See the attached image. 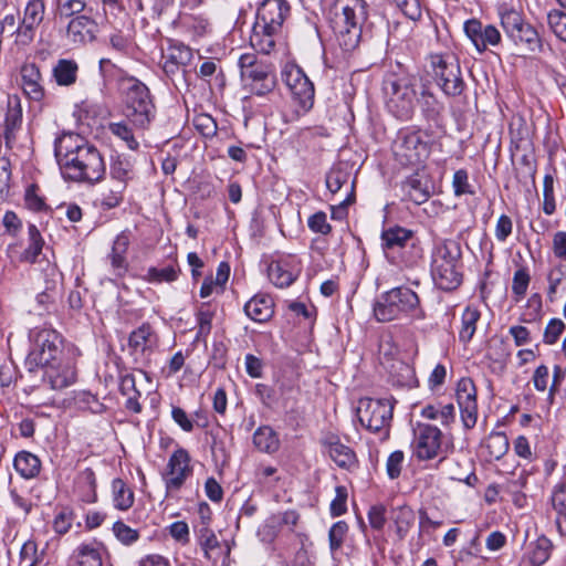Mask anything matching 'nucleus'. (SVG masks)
Returning a JSON list of instances; mask_svg holds the SVG:
<instances>
[{
  "label": "nucleus",
  "mask_w": 566,
  "mask_h": 566,
  "mask_svg": "<svg viewBox=\"0 0 566 566\" xmlns=\"http://www.w3.org/2000/svg\"><path fill=\"white\" fill-rule=\"evenodd\" d=\"M54 156L66 180L95 184L106 172L99 150L74 133H63L54 142Z\"/></svg>",
  "instance_id": "f257e3e1"
},
{
  "label": "nucleus",
  "mask_w": 566,
  "mask_h": 566,
  "mask_svg": "<svg viewBox=\"0 0 566 566\" xmlns=\"http://www.w3.org/2000/svg\"><path fill=\"white\" fill-rule=\"evenodd\" d=\"M373 313L381 323L402 318L423 321L427 316L419 295L405 285L380 293L374 302Z\"/></svg>",
  "instance_id": "f03ea898"
},
{
  "label": "nucleus",
  "mask_w": 566,
  "mask_h": 566,
  "mask_svg": "<svg viewBox=\"0 0 566 566\" xmlns=\"http://www.w3.org/2000/svg\"><path fill=\"white\" fill-rule=\"evenodd\" d=\"M367 14L365 0L337 1L332 28L338 45L344 51L349 52L358 46Z\"/></svg>",
  "instance_id": "7ed1b4c3"
},
{
  "label": "nucleus",
  "mask_w": 566,
  "mask_h": 566,
  "mask_svg": "<svg viewBox=\"0 0 566 566\" xmlns=\"http://www.w3.org/2000/svg\"><path fill=\"white\" fill-rule=\"evenodd\" d=\"M461 254L460 244L453 240H442L433 245L430 269L439 289L452 291L461 284Z\"/></svg>",
  "instance_id": "20e7f679"
},
{
  "label": "nucleus",
  "mask_w": 566,
  "mask_h": 566,
  "mask_svg": "<svg viewBox=\"0 0 566 566\" xmlns=\"http://www.w3.org/2000/svg\"><path fill=\"white\" fill-rule=\"evenodd\" d=\"M122 84L125 90V117L136 130L145 132L156 116L149 90L135 77L124 78Z\"/></svg>",
  "instance_id": "39448f33"
},
{
  "label": "nucleus",
  "mask_w": 566,
  "mask_h": 566,
  "mask_svg": "<svg viewBox=\"0 0 566 566\" xmlns=\"http://www.w3.org/2000/svg\"><path fill=\"white\" fill-rule=\"evenodd\" d=\"M240 78L244 90L256 96L271 93L276 86L273 64L259 59L254 53H243L238 60Z\"/></svg>",
  "instance_id": "423d86ee"
},
{
  "label": "nucleus",
  "mask_w": 566,
  "mask_h": 566,
  "mask_svg": "<svg viewBox=\"0 0 566 566\" xmlns=\"http://www.w3.org/2000/svg\"><path fill=\"white\" fill-rule=\"evenodd\" d=\"M501 27L505 35L517 46L528 52H539L543 49L542 39L523 12L502 4L497 9Z\"/></svg>",
  "instance_id": "0eeeda50"
},
{
  "label": "nucleus",
  "mask_w": 566,
  "mask_h": 566,
  "mask_svg": "<svg viewBox=\"0 0 566 566\" xmlns=\"http://www.w3.org/2000/svg\"><path fill=\"white\" fill-rule=\"evenodd\" d=\"M31 349L27 357L30 370L51 366L61 359L63 337L53 328H35L31 332Z\"/></svg>",
  "instance_id": "6e6552de"
},
{
  "label": "nucleus",
  "mask_w": 566,
  "mask_h": 566,
  "mask_svg": "<svg viewBox=\"0 0 566 566\" xmlns=\"http://www.w3.org/2000/svg\"><path fill=\"white\" fill-rule=\"evenodd\" d=\"M429 135L422 130L399 132L392 153L396 161L405 167H415L423 164L431 153V140Z\"/></svg>",
  "instance_id": "1a4fd4ad"
},
{
  "label": "nucleus",
  "mask_w": 566,
  "mask_h": 566,
  "mask_svg": "<svg viewBox=\"0 0 566 566\" xmlns=\"http://www.w3.org/2000/svg\"><path fill=\"white\" fill-rule=\"evenodd\" d=\"M434 81L448 96H459L465 88L458 56L452 52L433 53L429 57Z\"/></svg>",
  "instance_id": "9d476101"
},
{
  "label": "nucleus",
  "mask_w": 566,
  "mask_h": 566,
  "mask_svg": "<svg viewBox=\"0 0 566 566\" xmlns=\"http://www.w3.org/2000/svg\"><path fill=\"white\" fill-rule=\"evenodd\" d=\"M396 400L394 398H361L356 413L360 424L370 432L388 437Z\"/></svg>",
  "instance_id": "9b49d317"
},
{
  "label": "nucleus",
  "mask_w": 566,
  "mask_h": 566,
  "mask_svg": "<svg viewBox=\"0 0 566 566\" xmlns=\"http://www.w3.org/2000/svg\"><path fill=\"white\" fill-rule=\"evenodd\" d=\"M442 431L429 423H418L413 429L411 449L419 461H428L440 457L444 451Z\"/></svg>",
  "instance_id": "f8f14e48"
},
{
  "label": "nucleus",
  "mask_w": 566,
  "mask_h": 566,
  "mask_svg": "<svg viewBox=\"0 0 566 566\" xmlns=\"http://www.w3.org/2000/svg\"><path fill=\"white\" fill-rule=\"evenodd\" d=\"M385 91L388 95L387 106L389 111L399 119H409L413 113V103L417 95L411 80L401 77L388 82Z\"/></svg>",
  "instance_id": "ddd939ff"
},
{
  "label": "nucleus",
  "mask_w": 566,
  "mask_h": 566,
  "mask_svg": "<svg viewBox=\"0 0 566 566\" xmlns=\"http://www.w3.org/2000/svg\"><path fill=\"white\" fill-rule=\"evenodd\" d=\"M282 76L294 102L298 104L303 112H308L314 105L315 97V88L312 81L297 65L286 66Z\"/></svg>",
  "instance_id": "4468645a"
},
{
  "label": "nucleus",
  "mask_w": 566,
  "mask_h": 566,
  "mask_svg": "<svg viewBox=\"0 0 566 566\" xmlns=\"http://www.w3.org/2000/svg\"><path fill=\"white\" fill-rule=\"evenodd\" d=\"M189 452L184 448H177L169 457L163 480L167 493L179 491L185 482L192 475L193 469L190 464Z\"/></svg>",
  "instance_id": "2eb2a0df"
},
{
  "label": "nucleus",
  "mask_w": 566,
  "mask_h": 566,
  "mask_svg": "<svg viewBox=\"0 0 566 566\" xmlns=\"http://www.w3.org/2000/svg\"><path fill=\"white\" fill-rule=\"evenodd\" d=\"M455 398L464 429L470 430L478 421L476 387L470 377H462L455 388Z\"/></svg>",
  "instance_id": "dca6fc26"
},
{
  "label": "nucleus",
  "mask_w": 566,
  "mask_h": 566,
  "mask_svg": "<svg viewBox=\"0 0 566 566\" xmlns=\"http://www.w3.org/2000/svg\"><path fill=\"white\" fill-rule=\"evenodd\" d=\"M302 272L301 261L295 255H282L268 266L270 281L280 289L292 285Z\"/></svg>",
  "instance_id": "f3484780"
},
{
  "label": "nucleus",
  "mask_w": 566,
  "mask_h": 566,
  "mask_svg": "<svg viewBox=\"0 0 566 566\" xmlns=\"http://www.w3.org/2000/svg\"><path fill=\"white\" fill-rule=\"evenodd\" d=\"M98 32V23L93 17H73L66 25L65 38L70 44L78 48L95 42Z\"/></svg>",
  "instance_id": "a211bd4d"
},
{
  "label": "nucleus",
  "mask_w": 566,
  "mask_h": 566,
  "mask_svg": "<svg viewBox=\"0 0 566 566\" xmlns=\"http://www.w3.org/2000/svg\"><path fill=\"white\" fill-rule=\"evenodd\" d=\"M463 30L480 53L484 52L489 46L499 45L502 40V35L496 27L492 24L483 25L478 19L465 21Z\"/></svg>",
  "instance_id": "6ab92c4d"
},
{
  "label": "nucleus",
  "mask_w": 566,
  "mask_h": 566,
  "mask_svg": "<svg viewBox=\"0 0 566 566\" xmlns=\"http://www.w3.org/2000/svg\"><path fill=\"white\" fill-rule=\"evenodd\" d=\"M289 13L290 6L285 0H263L258 7L255 22L281 31Z\"/></svg>",
  "instance_id": "aec40b11"
},
{
  "label": "nucleus",
  "mask_w": 566,
  "mask_h": 566,
  "mask_svg": "<svg viewBox=\"0 0 566 566\" xmlns=\"http://www.w3.org/2000/svg\"><path fill=\"white\" fill-rule=\"evenodd\" d=\"M191 50L180 42H170L166 50H163V71L169 78L178 75L180 71L191 61Z\"/></svg>",
  "instance_id": "412c9836"
},
{
  "label": "nucleus",
  "mask_w": 566,
  "mask_h": 566,
  "mask_svg": "<svg viewBox=\"0 0 566 566\" xmlns=\"http://www.w3.org/2000/svg\"><path fill=\"white\" fill-rule=\"evenodd\" d=\"M388 521L395 541L401 543L407 538L416 523V512L406 503L396 505L390 509Z\"/></svg>",
  "instance_id": "4be33fe9"
},
{
  "label": "nucleus",
  "mask_w": 566,
  "mask_h": 566,
  "mask_svg": "<svg viewBox=\"0 0 566 566\" xmlns=\"http://www.w3.org/2000/svg\"><path fill=\"white\" fill-rule=\"evenodd\" d=\"M324 447L334 463L344 470L354 471L358 468V459L355 451L343 443L338 437L331 436L325 439Z\"/></svg>",
  "instance_id": "5701e85b"
},
{
  "label": "nucleus",
  "mask_w": 566,
  "mask_h": 566,
  "mask_svg": "<svg viewBox=\"0 0 566 566\" xmlns=\"http://www.w3.org/2000/svg\"><path fill=\"white\" fill-rule=\"evenodd\" d=\"M444 462L446 473L449 479L464 482L473 486L478 482V476L474 474L471 461L465 455H457L449 459L442 458Z\"/></svg>",
  "instance_id": "b1692460"
},
{
  "label": "nucleus",
  "mask_w": 566,
  "mask_h": 566,
  "mask_svg": "<svg viewBox=\"0 0 566 566\" xmlns=\"http://www.w3.org/2000/svg\"><path fill=\"white\" fill-rule=\"evenodd\" d=\"M43 368H45L43 379L54 390L64 389L75 382V368L70 364H62L61 359Z\"/></svg>",
  "instance_id": "393cba45"
},
{
  "label": "nucleus",
  "mask_w": 566,
  "mask_h": 566,
  "mask_svg": "<svg viewBox=\"0 0 566 566\" xmlns=\"http://www.w3.org/2000/svg\"><path fill=\"white\" fill-rule=\"evenodd\" d=\"M45 14V2L44 0H29L23 10V17L20 20L23 25V34L25 38L29 35L33 42L35 32L39 25L42 23Z\"/></svg>",
  "instance_id": "a878e982"
},
{
  "label": "nucleus",
  "mask_w": 566,
  "mask_h": 566,
  "mask_svg": "<svg viewBox=\"0 0 566 566\" xmlns=\"http://www.w3.org/2000/svg\"><path fill=\"white\" fill-rule=\"evenodd\" d=\"M401 190L408 200L418 206L428 201L431 196L427 180L418 171L401 182Z\"/></svg>",
  "instance_id": "bb28decb"
},
{
  "label": "nucleus",
  "mask_w": 566,
  "mask_h": 566,
  "mask_svg": "<svg viewBox=\"0 0 566 566\" xmlns=\"http://www.w3.org/2000/svg\"><path fill=\"white\" fill-rule=\"evenodd\" d=\"M21 78L25 95L35 102H40L44 97V88L41 85L42 75L38 65L34 63L23 65Z\"/></svg>",
  "instance_id": "cd10ccee"
},
{
  "label": "nucleus",
  "mask_w": 566,
  "mask_h": 566,
  "mask_svg": "<svg viewBox=\"0 0 566 566\" xmlns=\"http://www.w3.org/2000/svg\"><path fill=\"white\" fill-rule=\"evenodd\" d=\"M244 312L252 321L265 323L274 314V302L269 295L258 294L245 303Z\"/></svg>",
  "instance_id": "c85d7f7f"
},
{
  "label": "nucleus",
  "mask_w": 566,
  "mask_h": 566,
  "mask_svg": "<svg viewBox=\"0 0 566 566\" xmlns=\"http://www.w3.org/2000/svg\"><path fill=\"white\" fill-rule=\"evenodd\" d=\"M281 31L254 22L250 35L251 46L260 53L270 54Z\"/></svg>",
  "instance_id": "c756f323"
},
{
  "label": "nucleus",
  "mask_w": 566,
  "mask_h": 566,
  "mask_svg": "<svg viewBox=\"0 0 566 566\" xmlns=\"http://www.w3.org/2000/svg\"><path fill=\"white\" fill-rule=\"evenodd\" d=\"M80 66L73 59H59L52 67V77L57 86H73L78 78Z\"/></svg>",
  "instance_id": "7c9ffc66"
},
{
  "label": "nucleus",
  "mask_w": 566,
  "mask_h": 566,
  "mask_svg": "<svg viewBox=\"0 0 566 566\" xmlns=\"http://www.w3.org/2000/svg\"><path fill=\"white\" fill-rule=\"evenodd\" d=\"M412 238V231L402 227H391L381 232V247L387 256L390 252L403 249Z\"/></svg>",
  "instance_id": "2f4dec72"
},
{
  "label": "nucleus",
  "mask_w": 566,
  "mask_h": 566,
  "mask_svg": "<svg viewBox=\"0 0 566 566\" xmlns=\"http://www.w3.org/2000/svg\"><path fill=\"white\" fill-rule=\"evenodd\" d=\"M74 492L85 503H94L97 500L96 475L92 469L86 468L76 474Z\"/></svg>",
  "instance_id": "473e14b6"
},
{
  "label": "nucleus",
  "mask_w": 566,
  "mask_h": 566,
  "mask_svg": "<svg viewBox=\"0 0 566 566\" xmlns=\"http://www.w3.org/2000/svg\"><path fill=\"white\" fill-rule=\"evenodd\" d=\"M388 373L392 386L412 388L417 384L413 367L402 360L394 359Z\"/></svg>",
  "instance_id": "72a5a7b5"
},
{
  "label": "nucleus",
  "mask_w": 566,
  "mask_h": 566,
  "mask_svg": "<svg viewBox=\"0 0 566 566\" xmlns=\"http://www.w3.org/2000/svg\"><path fill=\"white\" fill-rule=\"evenodd\" d=\"M253 446L263 453L273 454L279 451L281 442L277 432L271 426L259 427L252 437Z\"/></svg>",
  "instance_id": "f704fd0d"
},
{
  "label": "nucleus",
  "mask_w": 566,
  "mask_h": 566,
  "mask_svg": "<svg viewBox=\"0 0 566 566\" xmlns=\"http://www.w3.org/2000/svg\"><path fill=\"white\" fill-rule=\"evenodd\" d=\"M551 503L556 514L557 531L560 536L566 537V483H558L554 486Z\"/></svg>",
  "instance_id": "c9c22d12"
},
{
  "label": "nucleus",
  "mask_w": 566,
  "mask_h": 566,
  "mask_svg": "<svg viewBox=\"0 0 566 566\" xmlns=\"http://www.w3.org/2000/svg\"><path fill=\"white\" fill-rule=\"evenodd\" d=\"M0 36L3 39L14 36L13 43L18 48L28 46L32 43L29 35L23 38V25L20 21H17L14 14H7L0 20Z\"/></svg>",
  "instance_id": "e433bc0d"
},
{
  "label": "nucleus",
  "mask_w": 566,
  "mask_h": 566,
  "mask_svg": "<svg viewBox=\"0 0 566 566\" xmlns=\"http://www.w3.org/2000/svg\"><path fill=\"white\" fill-rule=\"evenodd\" d=\"M155 343L153 328L147 323L133 331L128 339V346L135 354H145Z\"/></svg>",
  "instance_id": "4c0bfd02"
},
{
  "label": "nucleus",
  "mask_w": 566,
  "mask_h": 566,
  "mask_svg": "<svg viewBox=\"0 0 566 566\" xmlns=\"http://www.w3.org/2000/svg\"><path fill=\"white\" fill-rule=\"evenodd\" d=\"M13 467L22 478L33 479L41 471V461L35 454L21 451L14 458Z\"/></svg>",
  "instance_id": "58836bf2"
},
{
  "label": "nucleus",
  "mask_w": 566,
  "mask_h": 566,
  "mask_svg": "<svg viewBox=\"0 0 566 566\" xmlns=\"http://www.w3.org/2000/svg\"><path fill=\"white\" fill-rule=\"evenodd\" d=\"M481 313L476 307L467 306L461 315V327L459 331V340L468 344L473 338Z\"/></svg>",
  "instance_id": "ea45409f"
},
{
  "label": "nucleus",
  "mask_w": 566,
  "mask_h": 566,
  "mask_svg": "<svg viewBox=\"0 0 566 566\" xmlns=\"http://www.w3.org/2000/svg\"><path fill=\"white\" fill-rule=\"evenodd\" d=\"M113 505L119 511L129 510L135 501L134 492L122 479H114L112 482Z\"/></svg>",
  "instance_id": "a19ab883"
},
{
  "label": "nucleus",
  "mask_w": 566,
  "mask_h": 566,
  "mask_svg": "<svg viewBox=\"0 0 566 566\" xmlns=\"http://www.w3.org/2000/svg\"><path fill=\"white\" fill-rule=\"evenodd\" d=\"M554 545L552 541L542 535L536 541L531 543L528 559L533 566L544 565L551 557Z\"/></svg>",
  "instance_id": "79ce46f5"
},
{
  "label": "nucleus",
  "mask_w": 566,
  "mask_h": 566,
  "mask_svg": "<svg viewBox=\"0 0 566 566\" xmlns=\"http://www.w3.org/2000/svg\"><path fill=\"white\" fill-rule=\"evenodd\" d=\"M490 460H500L509 451L510 443L505 433L491 432L483 443Z\"/></svg>",
  "instance_id": "37998d69"
},
{
  "label": "nucleus",
  "mask_w": 566,
  "mask_h": 566,
  "mask_svg": "<svg viewBox=\"0 0 566 566\" xmlns=\"http://www.w3.org/2000/svg\"><path fill=\"white\" fill-rule=\"evenodd\" d=\"M78 566H103L101 548L97 543H84L76 549Z\"/></svg>",
  "instance_id": "c03bdc74"
},
{
  "label": "nucleus",
  "mask_w": 566,
  "mask_h": 566,
  "mask_svg": "<svg viewBox=\"0 0 566 566\" xmlns=\"http://www.w3.org/2000/svg\"><path fill=\"white\" fill-rule=\"evenodd\" d=\"M108 130L112 135L123 140L128 149L134 151L139 149V142L135 137L133 128L129 126V122L127 119L109 123Z\"/></svg>",
  "instance_id": "a18cd8bd"
},
{
  "label": "nucleus",
  "mask_w": 566,
  "mask_h": 566,
  "mask_svg": "<svg viewBox=\"0 0 566 566\" xmlns=\"http://www.w3.org/2000/svg\"><path fill=\"white\" fill-rule=\"evenodd\" d=\"M180 273V269L177 263L168 264L164 268L151 266L147 270L145 280L149 283L160 284L175 282Z\"/></svg>",
  "instance_id": "49530a36"
},
{
  "label": "nucleus",
  "mask_w": 566,
  "mask_h": 566,
  "mask_svg": "<svg viewBox=\"0 0 566 566\" xmlns=\"http://www.w3.org/2000/svg\"><path fill=\"white\" fill-rule=\"evenodd\" d=\"M132 172L133 164L127 157L117 155L112 159L109 174L114 182L123 184L126 187V181L130 179Z\"/></svg>",
  "instance_id": "de8ad7c7"
},
{
  "label": "nucleus",
  "mask_w": 566,
  "mask_h": 566,
  "mask_svg": "<svg viewBox=\"0 0 566 566\" xmlns=\"http://www.w3.org/2000/svg\"><path fill=\"white\" fill-rule=\"evenodd\" d=\"M29 234V247L24 250L21 255V260L25 262H34L39 254L42 251L44 241L43 238L34 224H29L28 227Z\"/></svg>",
  "instance_id": "09e8293b"
},
{
  "label": "nucleus",
  "mask_w": 566,
  "mask_h": 566,
  "mask_svg": "<svg viewBox=\"0 0 566 566\" xmlns=\"http://www.w3.org/2000/svg\"><path fill=\"white\" fill-rule=\"evenodd\" d=\"M199 545L203 551L205 558L208 560H217L214 551L220 547V542L214 532L208 526H205L199 531Z\"/></svg>",
  "instance_id": "8fccbe9b"
},
{
  "label": "nucleus",
  "mask_w": 566,
  "mask_h": 566,
  "mask_svg": "<svg viewBox=\"0 0 566 566\" xmlns=\"http://www.w3.org/2000/svg\"><path fill=\"white\" fill-rule=\"evenodd\" d=\"M566 280V265L558 264L552 268L547 273V298L549 302H555L559 294L560 285Z\"/></svg>",
  "instance_id": "3c124183"
},
{
  "label": "nucleus",
  "mask_w": 566,
  "mask_h": 566,
  "mask_svg": "<svg viewBox=\"0 0 566 566\" xmlns=\"http://www.w3.org/2000/svg\"><path fill=\"white\" fill-rule=\"evenodd\" d=\"M421 111L427 119L437 120L443 111V105L430 92L423 91L419 98Z\"/></svg>",
  "instance_id": "603ef678"
},
{
  "label": "nucleus",
  "mask_w": 566,
  "mask_h": 566,
  "mask_svg": "<svg viewBox=\"0 0 566 566\" xmlns=\"http://www.w3.org/2000/svg\"><path fill=\"white\" fill-rule=\"evenodd\" d=\"M543 316V303L542 296L538 293L532 294L525 305L524 311L521 314V321L524 323H536L539 322Z\"/></svg>",
  "instance_id": "864d4df0"
},
{
  "label": "nucleus",
  "mask_w": 566,
  "mask_h": 566,
  "mask_svg": "<svg viewBox=\"0 0 566 566\" xmlns=\"http://www.w3.org/2000/svg\"><path fill=\"white\" fill-rule=\"evenodd\" d=\"M531 282V275L526 268H520L514 272L512 281V293L515 303L521 302L526 295L528 285Z\"/></svg>",
  "instance_id": "5fc2aeb1"
},
{
  "label": "nucleus",
  "mask_w": 566,
  "mask_h": 566,
  "mask_svg": "<svg viewBox=\"0 0 566 566\" xmlns=\"http://www.w3.org/2000/svg\"><path fill=\"white\" fill-rule=\"evenodd\" d=\"M57 12L61 19H73V17L86 15L85 0H56Z\"/></svg>",
  "instance_id": "6e6d98bb"
},
{
  "label": "nucleus",
  "mask_w": 566,
  "mask_h": 566,
  "mask_svg": "<svg viewBox=\"0 0 566 566\" xmlns=\"http://www.w3.org/2000/svg\"><path fill=\"white\" fill-rule=\"evenodd\" d=\"M348 530V524L345 521H338L331 526L328 531V544L333 554L342 548Z\"/></svg>",
  "instance_id": "4d7b16f0"
},
{
  "label": "nucleus",
  "mask_w": 566,
  "mask_h": 566,
  "mask_svg": "<svg viewBox=\"0 0 566 566\" xmlns=\"http://www.w3.org/2000/svg\"><path fill=\"white\" fill-rule=\"evenodd\" d=\"M214 312L209 308L208 304H202L196 314L198 325L197 338H206L212 328V319Z\"/></svg>",
  "instance_id": "13d9d810"
},
{
  "label": "nucleus",
  "mask_w": 566,
  "mask_h": 566,
  "mask_svg": "<svg viewBox=\"0 0 566 566\" xmlns=\"http://www.w3.org/2000/svg\"><path fill=\"white\" fill-rule=\"evenodd\" d=\"M125 186L123 184L114 182L109 188H106L101 193V205L106 209H113L120 205L123 201V191Z\"/></svg>",
  "instance_id": "bf43d9fd"
},
{
  "label": "nucleus",
  "mask_w": 566,
  "mask_h": 566,
  "mask_svg": "<svg viewBox=\"0 0 566 566\" xmlns=\"http://www.w3.org/2000/svg\"><path fill=\"white\" fill-rule=\"evenodd\" d=\"M547 23L552 32L566 42V13L557 9L551 10L547 13Z\"/></svg>",
  "instance_id": "052dcab7"
},
{
  "label": "nucleus",
  "mask_w": 566,
  "mask_h": 566,
  "mask_svg": "<svg viewBox=\"0 0 566 566\" xmlns=\"http://www.w3.org/2000/svg\"><path fill=\"white\" fill-rule=\"evenodd\" d=\"M22 123V108L18 97H9L8 109L4 118V127L19 129Z\"/></svg>",
  "instance_id": "680f3d73"
},
{
  "label": "nucleus",
  "mask_w": 566,
  "mask_h": 566,
  "mask_svg": "<svg viewBox=\"0 0 566 566\" xmlns=\"http://www.w3.org/2000/svg\"><path fill=\"white\" fill-rule=\"evenodd\" d=\"M367 518L374 531H382L388 521L386 506L382 503L371 505L367 512Z\"/></svg>",
  "instance_id": "e2e57ef3"
},
{
  "label": "nucleus",
  "mask_w": 566,
  "mask_h": 566,
  "mask_svg": "<svg viewBox=\"0 0 566 566\" xmlns=\"http://www.w3.org/2000/svg\"><path fill=\"white\" fill-rule=\"evenodd\" d=\"M113 533L115 537L126 546H129L138 541L139 532L130 526L126 525L122 521H117L113 525Z\"/></svg>",
  "instance_id": "0e129e2a"
},
{
  "label": "nucleus",
  "mask_w": 566,
  "mask_h": 566,
  "mask_svg": "<svg viewBox=\"0 0 566 566\" xmlns=\"http://www.w3.org/2000/svg\"><path fill=\"white\" fill-rule=\"evenodd\" d=\"M24 203L32 211H43L46 209L44 198L40 195V188L36 184L27 187L24 193Z\"/></svg>",
  "instance_id": "69168bd1"
},
{
  "label": "nucleus",
  "mask_w": 566,
  "mask_h": 566,
  "mask_svg": "<svg viewBox=\"0 0 566 566\" xmlns=\"http://www.w3.org/2000/svg\"><path fill=\"white\" fill-rule=\"evenodd\" d=\"M349 181V172L340 168H332L326 176V187L333 193H337Z\"/></svg>",
  "instance_id": "338daca9"
},
{
  "label": "nucleus",
  "mask_w": 566,
  "mask_h": 566,
  "mask_svg": "<svg viewBox=\"0 0 566 566\" xmlns=\"http://www.w3.org/2000/svg\"><path fill=\"white\" fill-rule=\"evenodd\" d=\"M452 188L455 197L474 195V189L469 182V174L465 169H459L453 174Z\"/></svg>",
  "instance_id": "774afa93"
}]
</instances>
